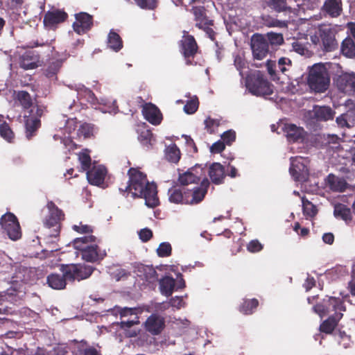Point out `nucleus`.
<instances>
[{
	"mask_svg": "<svg viewBox=\"0 0 355 355\" xmlns=\"http://www.w3.org/2000/svg\"><path fill=\"white\" fill-rule=\"evenodd\" d=\"M340 89L345 92H355V76L351 74H343L338 79Z\"/></svg>",
	"mask_w": 355,
	"mask_h": 355,
	"instance_id": "27",
	"label": "nucleus"
},
{
	"mask_svg": "<svg viewBox=\"0 0 355 355\" xmlns=\"http://www.w3.org/2000/svg\"><path fill=\"white\" fill-rule=\"evenodd\" d=\"M250 48L254 60H262L269 53L272 52L263 35L255 33L250 40Z\"/></svg>",
	"mask_w": 355,
	"mask_h": 355,
	"instance_id": "12",
	"label": "nucleus"
},
{
	"mask_svg": "<svg viewBox=\"0 0 355 355\" xmlns=\"http://www.w3.org/2000/svg\"><path fill=\"white\" fill-rule=\"evenodd\" d=\"M313 309L321 318L328 315L320 325V331L331 334L337 327L338 322L346 311L344 301L335 297H329L313 306Z\"/></svg>",
	"mask_w": 355,
	"mask_h": 355,
	"instance_id": "2",
	"label": "nucleus"
},
{
	"mask_svg": "<svg viewBox=\"0 0 355 355\" xmlns=\"http://www.w3.org/2000/svg\"><path fill=\"white\" fill-rule=\"evenodd\" d=\"M153 234L152 230L147 227L141 229L139 232V237L141 240V241H143L144 243L150 241L151 239V238L153 237Z\"/></svg>",
	"mask_w": 355,
	"mask_h": 355,
	"instance_id": "54",
	"label": "nucleus"
},
{
	"mask_svg": "<svg viewBox=\"0 0 355 355\" xmlns=\"http://www.w3.org/2000/svg\"><path fill=\"white\" fill-rule=\"evenodd\" d=\"M303 213L305 216L309 217L315 216L318 213L316 207L306 199H302Z\"/></svg>",
	"mask_w": 355,
	"mask_h": 355,
	"instance_id": "44",
	"label": "nucleus"
},
{
	"mask_svg": "<svg viewBox=\"0 0 355 355\" xmlns=\"http://www.w3.org/2000/svg\"><path fill=\"white\" fill-rule=\"evenodd\" d=\"M49 215L44 220V225L48 228L55 227L60 228V222L64 220L63 211L59 209L53 201H49L46 205Z\"/></svg>",
	"mask_w": 355,
	"mask_h": 355,
	"instance_id": "15",
	"label": "nucleus"
},
{
	"mask_svg": "<svg viewBox=\"0 0 355 355\" xmlns=\"http://www.w3.org/2000/svg\"><path fill=\"white\" fill-rule=\"evenodd\" d=\"M234 64L236 69L239 71L240 76L243 78V69H245L246 67V62L245 60L240 55H236L234 58Z\"/></svg>",
	"mask_w": 355,
	"mask_h": 355,
	"instance_id": "53",
	"label": "nucleus"
},
{
	"mask_svg": "<svg viewBox=\"0 0 355 355\" xmlns=\"http://www.w3.org/2000/svg\"><path fill=\"white\" fill-rule=\"evenodd\" d=\"M172 248L169 243L164 242L159 244L157 254L159 257H167L171 254Z\"/></svg>",
	"mask_w": 355,
	"mask_h": 355,
	"instance_id": "48",
	"label": "nucleus"
},
{
	"mask_svg": "<svg viewBox=\"0 0 355 355\" xmlns=\"http://www.w3.org/2000/svg\"><path fill=\"white\" fill-rule=\"evenodd\" d=\"M86 95L87 96L88 101L92 104L96 105L98 102V100L96 97L95 96V94L94 92L90 89H86L85 90Z\"/></svg>",
	"mask_w": 355,
	"mask_h": 355,
	"instance_id": "60",
	"label": "nucleus"
},
{
	"mask_svg": "<svg viewBox=\"0 0 355 355\" xmlns=\"http://www.w3.org/2000/svg\"><path fill=\"white\" fill-rule=\"evenodd\" d=\"M142 114L145 119L154 125H159L163 119L159 108L150 103L144 105Z\"/></svg>",
	"mask_w": 355,
	"mask_h": 355,
	"instance_id": "20",
	"label": "nucleus"
},
{
	"mask_svg": "<svg viewBox=\"0 0 355 355\" xmlns=\"http://www.w3.org/2000/svg\"><path fill=\"white\" fill-rule=\"evenodd\" d=\"M263 36L272 51H273L277 46L284 43L283 35L281 33L270 32L263 35Z\"/></svg>",
	"mask_w": 355,
	"mask_h": 355,
	"instance_id": "33",
	"label": "nucleus"
},
{
	"mask_svg": "<svg viewBox=\"0 0 355 355\" xmlns=\"http://www.w3.org/2000/svg\"><path fill=\"white\" fill-rule=\"evenodd\" d=\"M336 29L330 25H322L318 29L319 36H312L311 41L313 43L316 44L320 42V39L322 50L326 52H331L338 47V42L336 39Z\"/></svg>",
	"mask_w": 355,
	"mask_h": 355,
	"instance_id": "7",
	"label": "nucleus"
},
{
	"mask_svg": "<svg viewBox=\"0 0 355 355\" xmlns=\"http://www.w3.org/2000/svg\"><path fill=\"white\" fill-rule=\"evenodd\" d=\"M24 0H8L7 5L11 10H18L21 8Z\"/></svg>",
	"mask_w": 355,
	"mask_h": 355,
	"instance_id": "58",
	"label": "nucleus"
},
{
	"mask_svg": "<svg viewBox=\"0 0 355 355\" xmlns=\"http://www.w3.org/2000/svg\"><path fill=\"white\" fill-rule=\"evenodd\" d=\"M225 148V144L223 141H218L212 144L210 148V151L212 153H220Z\"/></svg>",
	"mask_w": 355,
	"mask_h": 355,
	"instance_id": "56",
	"label": "nucleus"
},
{
	"mask_svg": "<svg viewBox=\"0 0 355 355\" xmlns=\"http://www.w3.org/2000/svg\"><path fill=\"white\" fill-rule=\"evenodd\" d=\"M97 128L96 126L89 123H82L78 130L77 134L78 137H83L84 139H89L94 137Z\"/></svg>",
	"mask_w": 355,
	"mask_h": 355,
	"instance_id": "35",
	"label": "nucleus"
},
{
	"mask_svg": "<svg viewBox=\"0 0 355 355\" xmlns=\"http://www.w3.org/2000/svg\"><path fill=\"white\" fill-rule=\"evenodd\" d=\"M76 21L73 23V29L78 35L87 33L93 26V16L84 12L75 15Z\"/></svg>",
	"mask_w": 355,
	"mask_h": 355,
	"instance_id": "17",
	"label": "nucleus"
},
{
	"mask_svg": "<svg viewBox=\"0 0 355 355\" xmlns=\"http://www.w3.org/2000/svg\"><path fill=\"white\" fill-rule=\"evenodd\" d=\"M83 355H101L94 347H88L84 349Z\"/></svg>",
	"mask_w": 355,
	"mask_h": 355,
	"instance_id": "64",
	"label": "nucleus"
},
{
	"mask_svg": "<svg viewBox=\"0 0 355 355\" xmlns=\"http://www.w3.org/2000/svg\"><path fill=\"white\" fill-rule=\"evenodd\" d=\"M44 108L42 106L36 105L30 110L29 114L24 116L25 135L28 140L37 135L41 127L40 119L44 114Z\"/></svg>",
	"mask_w": 355,
	"mask_h": 355,
	"instance_id": "9",
	"label": "nucleus"
},
{
	"mask_svg": "<svg viewBox=\"0 0 355 355\" xmlns=\"http://www.w3.org/2000/svg\"><path fill=\"white\" fill-rule=\"evenodd\" d=\"M153 137V135L151 131L146 130L141 132L138 137V139L143 146L150 148L152 146L151 141Z\"/></svg>",
	"mask_w": 355,
	"mask_h": 355,
	"instance_id": "46",
	"label": "nucleus"
},
{
	"mask_svg": "<svg viewBox=\"0 0 355 355\" xmlns=\"http://www.w3.org/2000/svg\"><path fill=\"white\" fill-rule=\"evenodd\" d=\"M265 2L268 8L277 12H290L291 10L286 0H265Z\"/></svg>",
	"mask_w": 355,
	"mask_h": 355,
	"instance_id": "34",
	"label": "nucleus"
},
{
	"mask_svg": "<svg viewBox=\"0 0 355 355\" xmlns=\"http://www.w3.org/2000/svg\"><path fill=\"white\" fill-rule=\"evenodd\" d=\"M107 173V168L102 165L94 166L87 171V178L89 184L99 187L103 184Z\"/></svg>",
	"mask_w": 355,
	"mask_h": 355,
	"instance_id": "22",
	"label": "nucleus"
},
{
	"mask_svg": "<svg viewBox=\"0 0 355 355\" xmlns=\"http://www.w3.org/2000/svg\"><path fill=\"white\" fill-rule=\"evenodd\" d=\"M72 229L79 234H89L93 232V227L88 225L80 223L79 225H73Z\"/></svg>",
	"mask_w": 355,
	"mask_h": 355,
	"instance_id": "52",
	"label": "nucleus"
},
{
	"mask_svg": "<svg viewBox=\"0 0 355 355\" xmlns=\"http://www.w3.org/2000/svg\"><path fill=\"white\" fill-rule=\"evenodd\" d=\"M39 58L33 52H26L23 54L20 59V67L25 69H33L37 67Z\"/></svg>",
	"mask_w": 355,
	"mask_h": 355,
	"instance_id": "28",
	"label": "nucleus"
},
{
	"mask_svg": "<svg viewBox=\"0 0 355 355\" xmlns=\"http://www.w3.org/2000/svg\"><path fill=\"white\" fill-rule=\"evenodd\" d=\"M282 129L289 142H297L303 138L304 129L295 124L286 123Z\"/></svg>",
	"mask_w": 355,
	"mask_h": 355,
	"instance_id": "25",
	"label": "nucleus"
},
{
	"mask_svg": "<svg viewBox=\"0 0 355 355\" xmlns=\"http://www.w3.org/2000/svg\"><path fill=\"white\" fill-rule=\"evenodd\" d=\"M67 18L68 14L63 9H53L44 14L43 23L46 28L55 30L58 24L64 22Z\"/></svg>",
	"mask_w": 355,
	"mask_h": 355,
	"instance_id": "14",
	"label": "nucleus"
},
{
	"mask_svg": "<svg viewBox=\"0 0 355 355\" xmlns=\"http://www.w3.org/2000/svg\"><path fill=\"white\" fill-rule=\"evenodd\" d=\"M324 7L325 11L333 17L339 16L342 10L339 3L336 0H327Z\"/></svg>",
	"mask_w": 355,
	"mask_h": 355,
	"instance_id": "37",
	"label": "nucleus"
},
{
	"mask_svg": "<svg viewBox=\"0 0 355 355\" xmlns=\"http://www.w3.org/2000/svg\"><path fill=\"white\" fill-rule=\"evenodd\" d=\"M62 64L59 60L53 61L47 66L44 70L45 76L51 80L57 79V73L61 68Z\"/></svg>",
	"mask_w": 355,
	"mask_h": 355,
	"instance_id": "40",
	"label": "nucleus"
},
{
	"mask_svg": "<svg viewBox=\"0 0 355 355\" xmlns=\"http://www.w3.org/2000/svg\"><path fill=\"white\" fill-rule=\"evenodd\" d=\"M204 124L205 126V128L209 134H214L218 126L220 125V121L209 116L205 120Z\"/></svg>",
	"mask_w": 355,
	"mask_h": 355,
	"instance_id": "45",
	"label": "nucleus"
},
{
	"mask_svg": "<svg viewBox=\"0 0 355 355\" xmlns=\"http://www.w3.org/2000/svg\"><path fill=\"white\" fill-rule=\"evenodd\" d=\"M69 347L67 346L58 347L55 350V355H69Z\"/></svg>",
	"mask_w": 355,
	"mask_h": 355,
	"instance_id": "63",
	"label": "nucleus"
},
{
	"mask_svg": "<svg viewBox=\"0 0 355 355\" xmlns=\"http://www.w3.org/2000/svg\"><path fill=\"white\" fill-rule=\"evenodd\" d=\"M266 68L268 73L273 80L279 79L277 76V71H278V70L277 69V64L275 61L268 60L266 62Z\"/></svg>",
	"mask_w": 355,
	"mask_h": 355,
	"instance_id": "50",
	"label": "nucleus"
},
{
	"mask_svg": "<svg viewBox=\"0 0 355 355\" xmlns=\"http://www.w3.org/2000/svg\"><path fill=\"white\" fill-rule=\"evenodd\" d=\"M159 289L162 295L169 297L172 295L175 286V281L172 277L165 276L159 280Z\"/></svg>",
	"mask_w": 355,
	"mask_h": 355,
	"instance_id": "29",
	"label": "nucleus"
},
{
	"mask_svg": "<svg viewBox=\"0 0 355 355\" xmlns=\"http://www.w3.org/2000/svg\"><path fill=\"white\" fill-rule=\"evenodd\" d=\"M209 175L214 184H222L225 177L224 166L218 162L213 163L209 167Z\"/></svg>",
	"mask_w": 355,
	"mask_h": 355,
	"instance_id": "26",
	"label": "nucleus"
},
{
	"mask_svg": "<svg viewBox=\"0 0 355 355\" xmlns=\"http://www.w3.org/2000/svg\"><path fill=\"white\" fill-rule=\"evenodd\" d=\"M199 106V101L196 96L188 101L184 106V111L188 114H194Z\"/></svg>",
	"mask_w": 355,
	"mask_h": 355,
	"instance_id": "47",
	"label": "nucleus"
},
{
	"mask_svg": "<svg viewBox=\"0 0 355 355\" xmlns=\"http://www.w3.org/2000/svg\"><path fill=\"white\" fill-rule=\"evenodd\" d=\"M336 122L338 125L342 128L343 127H349V125L347 123L346 115L343 114L336 118Z\"/></svg>",
	"mask_w": 355,
	"mask_h": 355,
	"instance_id": "61",
	"label": "nucleus"
},
{
	"mask_svg": "<svg viewBox=\"0 0 355 355\" xmlns=\"http://www.w3.org/2000/svg\"><path fill=\"white\" fill-rule=\"evenodd\" d=\"M270 26L284 28L287 26V24L284 21H280L278 19H272L269 24Z\"/></svg>",
	"mask_w": 355,
	"mask_h": 355,
	"instance_id": "62",
	"label": "nucleus"
},
{
	"mask_svg": "<svg viewBox=\"0 0 355 355\" xmlns=\"http://www.w3.org/2000/svg\"><path fill=\"white\" fill-rule=\"evenodd\" d=\"M190 12L194 16L196 26L203 30L208 37L214 41L216 36V33L211 28L214 26V20L209 19L207 16L205 7L203 6H192Z\"/></svg>",
	"mask_w": 355,
	"mask_h": 355,
	"instance_id": "10",
	"label": "nucleus"
},
{
	"mask_svg": "<svg viewBox=\"0 0 355 355\" xmlns=\"http://www.w3.org/2000/svg\"><path fill=\"white\" fill-rule=\"evenodd\" d=\"M286 65H291V60L288 58H279L278 60V64L277 65V67H278V71H281L282 73H284L287 71Z\"/></svg>",
	"mask_w": 355,
	"mask_h": 355,
	"instance_id": "55",
	"label": "nucleus"
},
{
	"mask_svg": "<svg viewBox=\"0 0 355 355\" xmlns=\"http://www.w3.org/2000/svg\"><path fill=\"white\" fill-rule=\"evenodd\" d=\"M142 272L145 280L150 284H153L158 280L157 271L153 266H144Z\"/></svg>",
	"mask_w": 355,
	"mask_h": 355,
	"instance_id": "42",
	"label": "nucleus"
},
{
	"mask_svg": "<svg viewBox=\"0 0 355 355\" xmlns=\"http://www.w3.org/2000/svg\"><path fill=\"white\" fill-rule=\"evenodd\" d=\"M342 53L347 58H353L355 56V44L352 39H345L341 45Z\"/></svg>",
	"mask_w": 355,
	"mask_h": 355,
	"instance_id": "38",
	"label": "nucleus"
},
{
	"mask_svg": "<svg viewBox=\"0 0 355 355\" xmlns=\"http://www.w3.org/2000/svg\"><path fill=\"white\" fill-rule=\"evenodd\" d=\"M61 273L53 272L46 277V283L49 287L55 290L64 289L68 282V278L65 276L63 269V264L60 267Z\"/></svg>",
	"mask_w": 355,
	"mask_h": 355,
	"instance_id": "21",
	"label": "nucleus"
},
{
	"mask_svg": "<svg viewBox=\"0 0 355 355\" xmlns=\"http://www.w3.org/2000/svg\"><path fill=\"white\" fill-rule=\"evenodd\" d=\"M245 87L255 96H268L273 92L272 85L259 71H256L245 78Z\"/></svg>",
	"mask_w": 355,
	"mask_h": 355,
	"instance_id": "5",
	"label": "nucleus"
},
{
	"mask_svg": "<svg viewBox=\"0 0 355 355\" xmlns=\"http://www.w3.org/2000/svg\"><path fill=\"white\" fill-rule=\"evenodd\" d=\"M107 46L115 52L119 51L123 48V41L120 35L111 30L107 35Z\"/></svg>",
	"mask_w": 355,
	"mask_h": 355,
	"instance_id": "30",
	"label": "nucleus"
},
{
	"mask_svg": "<svg viewBox=\"0 0 355 355\" xmlns=\"http://www.w3.org/2000/svg\"><path fill=\"white\" fill-rule=\"evenodd\" d=\"M145 329L150 334L157 336L161 334L165 327V320L157 314L150 315L144 323Z\"/></svg>",
	"mask_w": 355,
	"mask_h": 355,
	"instance_id": "18",
	"label": "nucleus"
},
{
	"mask_svg": "<svg viewBox=\"0 0 355 355\" xmlns=\"http://www.w3.org/2000/svg\"><path fill=\"white\" fill-rule=\"evenodd\" d=\"M334 214L335 217L346 222L352 220L351 209L343 204H337L334 207Z\"/></svg>",
	"mask_w": 355,
	"mask_h": 355,
	"instance_id": "32",
	"label": "nucleus"
},
{
	"mask_svg": "<svg viewBox=\"0 0 355 355\" xmlns=\"http://www.w3.org/2000/svg\"><path fill=\"white\" fill-rule=\"evenodd\" d=\"M180 150L176 144H171L166 148V158L172 163H178L180 159Z\"/></svg>",
	"mask_w": 355,
	"mask_h": 355,
	"instance_id": "36",
	"label": "nucleus"
},
{
	"mask_svg": "<svg viewBox=\"0 0 355 355\" xmlns=\"http://www.w3.org/2000/svg\"><path fill=\"white\" fill-rule=\"evenodd\" d=\"M263 245L257 240H252L247 245V250L252 253L259 252L262 250Z\"/></svg>",
	"mask_w": 355,
	"mask_h": 355,
	"instance_id": "51",
	"label": "nucleus"
},
{
	"mask_svg": "<svg viewBox=\"0 0 355 355\" xmlns=\"http://www.w3.org/2000/svg\"><path fill=\"white\" fill-rule=\"evenodd\" d=\"M16 98L24 109H31L33 107L32 98L30 94L26 91L17 92Z\"/></svg>",
	"mask_w": 355,
	"mask_h": 355,
	"instance_id": "39",
	"label": "nucleus"
},
{
	"mask_svg": "<svg viewBox=\"0 0 355 355\" xmlns=\"http://www.w3.org/2000/svg\"><path fill=\"white\" fill-rule=\"evenodd\" d=\"M78 160L83 171H87L90 169L92 159L87 150L78 154Z\"/></svg>",
	"mask_w": 355,
	"mask_h": 355,
	"instance_id": "43",
	"label": "nucleus"
},
{
	"mask_svg": "<svg viewBox=\"0 0 355 355\" xmlns=\"http://www.w3.org/2000/svg\"><path fill=\"white\" fill-rule=\"evenodd\" d=\"M334 112L329 106L314 105L313 110L309 111L311 119L317 121H327L334 118Z\"/></svg>",
	"mask_w": 355,
	"mask_h": 355,
	"instance_id": "23",
	"label": "nucleus"
},
{
	"mask_svg": "<svg viewBox=\"0 0 355 355\" xmlns=\"http://www.w3.org/2000/svg\"><path fill=\"white\" fill-rule=\"evenodd\" d=\"M289 172L293 178L297 182H305L309 178V172L304 164L302 157H291Z\"/></svg>",
	"mask_w": 355,
	"mask_h": 355,
	"instance_id": "13",
	"label": "nucleus"
},
{
	"mask_svg": "<svg viewBox=\"0 0 355 355\" xmlns=\"http://www.w3.org/2000/svg\"><path fill=\"white\" fill-rule=\"evenodd\" d=\"M128 175L129 180L127 184L119 187V191L123 195L131 193L135 198H143L145 199V204L150 208L159 205L157 187L148 181L145 173L137 168H130L128 171Z\"/></svg>",
	"mask_w": 355,
	"mask_h": 355,
	"instance_id": "1",
	"label": "nucleus"
},
{
	"mask_svg": "<svg viewBox=\"0 0 355 355\" xmlns=\"http://www.w3.org/2000/svg\"><path fill=\"white\" fill-rule=\"evenodd\" d=\"M322 241L327 244L331 245L334 242V235L331 232L325 233L322 236Z\"/></svg>",
	"mask_w": 355,
	"mask_h": 355,
	"instance_id": "59",
	"label": "nucleus"
},
{
	"mask_svg": "<svg viewBox=\"0 0 355 355\" xmlns=\"http://www.w3.org/2000/svg\"><path fill=\"white\" fill-rule=\"evenodd\" d=\"M221 138L225 144L230 146L236 139V132L233 130H227L223 133Z\"/></svg>",
	"mask_w": 355,
	"mask_h": 355,
	"instance_id": "49",
	"label": "nucleus"
},
{
	"mask_svg": "<svg viewBox=\"0 0 355 355\" xmlns=\"http://www.w3.org/2000/svg\"><path fill=\"white\" fill-rule=\"evenodd\" d=\"M100 241L95 236L89 235L75 239L73 245L83 260L88 263H99L107 256L106 250L98 245Z\"/></svg>",
	"mask_w": 355,
	"mask_h": 355,
	"instance_id": "4",
	"label": "nucleus"
},
{
	"mask_svg": "<svg viewBox=\"0 0 355 355\" xmlns=\"http://www.w3.org/2000/svg\"><path fill=\"white\" fill-rule=\"evenodd\" d=\"M137 320H127V321H121L119 323V327L121 329L127 331L130 328H131L133 325L139 324V321L138 320V318L136 317Z\"/></svg>",
	"mask_w": 355,
	"mask_h": 355,
	"instance_id": "57",
	"label": "nucleus"
},
{
	"mask_svg": "<svg viewBox=\"0 0 355 355\" xmlns=\"http://www.w3.org/2000/svg\"><path fill=\"white\" fill-rule=\"evenodd\" d=\"M259 306V301L256 298L243 299L239 310L244 315H251Z\"/></svg>",
	"mask_w": 355,
	"mask_h": 355,
	"instance_id": "31",
	"label": "nucleus"
},
{
	"mask_svg": "<svg viewBox=\"0 0 355 355\" xmlns=\"http://www.w3.org/2000/svg\"><path fill=\"white\" fill-rule=\"evenodd\" d=\"M0 136L8 143L15 141V133L9 124L5 121L0 124Z\"/></svg>",
	"mask_w": 355,
	"mask_h": 355,
	"instance_id": "41",
	"label": "nucleus"
},
{
	"mask_svg": "<svg viewBox=\"0 0 355 355\" xmlns=\"http://www.w3.org/2000/svg\"><path fill=\"white\" fill-rule=\"evenodd\" d=\"M209 186L208 179L204 178L200 187L192 190L184 187H173L168 189V200L175 204L196 205L205 198Z\"/></svg>",
	"mask_w": 355,
	"mask_h": 355,
	"instance_id": "3",
	"label": "nucleus"
},
{
	"mask_svg": "<svg viewBox=\"0 0 355 355\" xmlns=\"http://www.w3.org/2000/svg\"><path fill=\"white\" fill-rule=\"evenodd\" d=\"M63 269L68 282H80L90 277L96 268L85 263L63 264Z\"/></svg>",
	"mask_w": 355,
	"mask_h": 355,
	"instance_id": "8",
	"label": "nucleus"
},
{
	"mask_svg": "<svg viewBox=\"0 0 355 355\" xmlns=\"http://www.w3.org/2000/svg\"><path fill=\"white\" fill-rule=\"evenodd\" d=\"M308 84L310 88L315 92H324L327 89L329 78L323 64H317L312 67L308 77Z\"/></svg>",
	"mask_w": 355,
	"mask_h": 355,
	"instance_id": "6",
	"label": "nucleus"
},
{
	"mask_svg": "<svg viewBox=\"0 0 355 355\" xmlns=\"http://www.w3.org/2000/svg\"><path fill=\"white\" fill-rule=\"evenodd\" d=\"M198 50V45L192 35H187L182 41V52L188 65L192 64L191 58H193Z\"/></svg>",
	"mask_w": 355,
	"mask_h": 355,
	"instance_id": "19",
	"label": "nucleus"
},
{
	"mask_svg": "<svg viewBox=\"0 0 355 355\" xmlns=\"http://www.w3.org/2000/svg\"><path fill=\"white\" fill-rule=\"evenodd\" d=\"M3 232L13 241L18 240L21 236V231L17 218L10 212L3 215L0 220Z\"/></svg>",
	"mask_w": 355,
	"mask_h": 355,
	"instance_id": "11",
	"label": "nucleus"
},
{
	"mask_svg": "<svg viewBox=\"0 0 355 355\" xmlns=\"http://www.w3.org/2000/svg\"><path fill=\"white\" fill-rule=\"evenodd\" d=\"M204 175V168L196 164L195 166L189 168L186 172L179 173L178 182L182 186L198 183Z\"/></svg>",
	"mask_w": 355,
	"mask_h": 355,
	"instance_id": "16",
	"label": "nucleus"
},
{
	"mask_svg": "<svg viewBox=\"0 0 355 355\" xmlns=\"http://www.w3.org/2000/svg\"><path fill=\"white\" fill-rule=\"evenodd\" d=\"M326 186L332 191L343 192L347 188V182L344 178L337 177L333 173H330L325 179Z\"/></svg>",
	"mask_w": 355,
	"mask_h": 355,
	"instance_id": "24",
	"label": "nucleus"
}]
</instances>
